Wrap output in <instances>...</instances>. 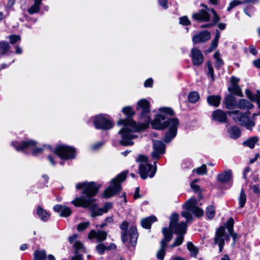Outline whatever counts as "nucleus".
Here are the masks:
<instances>
[{
  "label": "nucleus",
  "instance_id": "f257e3e1",
  "mask_svg": "<svg viewBox=\"0 0 260 260\" xmlns=\"http://www.w3.org/2000/svg\"><path fill=\"white\" fill-rule=\"evenodd\" d=\"M76 188L83 189L82 194L85 196L77 197L72 201V203L77 207L89 208L91 212V217L102 215L112 209V204L110 202L106 203L103 208H97V204L93 197L96 194L99 187L94 182L79 183L76 184Z\"/></svg>",
  "mask_w": 260,
  "mask_h": 260
},
{
  "label": "nucleus",
  "instance_id": "f03ea898",
  "mask_svg": "<svg viewBox=\"0 0 260 260\" xmlns=\"http://www.w3.org/2000/svg\"><path fill=\"white\" fill-rule=\"evenodd\" d=\"M122 112L127 116V118L125 119H120L117 121V124L122 126L118 132L121 137L120 144L123 146L132 145L134 144L132 140L138 137L137 133L142 129L140 123L137 124L131 118V117L134 114L131 107H124L122 109Z\"/></svg>",
  "mask_w": 260,
  "mask_h": 260
},
{
  "label": "nucleus",
  "instance_id": "7ed1b4c3",
  "mask_svg": "<svg viewBox=\"0 0 260 260\" xmlns=\"http://www.w3.org/2000/svg\"><path fill=\"white\" fill-rule=\"evenodd\" d=\"M159 111L160 114L156 115L152 121L151 125L153 128L158 129L169 127V131L164 138L165 142L169 143L175 138L177 134V128L179 124V120L176 118H172L162 122L166 119L165 114L173 115L174 111L172 109L168 107L160 108L159 109Z\"/></svg>",
  "mask_w": 260,
  "mask_h": 260
},
{
  "label": "nucleus",
  "instance_id": "20e7f679",
  "mask_svg": "<svg viewBox=\"0 0 260 260\" xmlns=\"http://www.w3.org/2000/svg\"><path fill=\"white\" fill-rule=\"evenodd\" d=\"M128 225V223L126 221H123L120 225V228L121 230V240L123 243H125L129 238V245L128 246L134 247L136 245L138 237L137 229L135 226H132L127 232V229Z\"/></svg>",
  "mask_w": 260,
  "mask_h": 260
},
{
  "label": "nucleus",
  "instance_id": "39448f33",
  "mask_svg": "<svg viewBox=\"0 0 260 260\" xmlns=\"http://www.w3.org/2000/svg\"><path fill=\"white\" fill-rule=\"evenodd\" d=\"M183 206L186 211L182 212L181 215L186 218L187 222L192 220L190 212L193 213L197 217H200L203 215L204 211L197 206V201L196 199H190L184 204Z\"/></svg>",
  "mask_w": 260,
  "mask_h": 260
},
{
  "label": "nucleus",
  "instance_id": "423d86ee",
  "mask_svg": "<svg viewBox=\"0 0 260 260\" xmlns=\"http://www.w3.org/2000/svg\"><path fill=\"white\" fill-rule=\"evenodd\" d=\"M228 114L236 122L245 126L249 130H251L255 125L254 122L249 118V111L242 113L239 110H233L228 112Z\"/></svg>",
  "mask_w": 260,
  "mask_h": 260
},
{
  "label": "nucleus",
  "instance_id": "0eeeda50",
  "mask_svg": "<svg viewBox=\"0 0 260 260\" xmlns=\"http://www.w3.org/2000/svg\"><path fill=\"white\" fill-rule=\"evenodd\" d=\"M148 158L143 155H139L137 161L141 162L139 166V173L140 177L143 179H146L148 176L152 178L156 171V166L153 167L152 166L147 162Z\"/></svg>",
  "mask_w": 260,
  "mask_h": 260
},
{
  "label": "nucleus",
  "instance_id": "6e6552de",
  "mask_svg": "<svg viewBox=\"0 0 260 260\" xmlns=\"http://www.w3.org/2000/svg\"><path fill=\"white\" fill-rule=\"evenodd\" d=\"M126 177V173L122 172L113 179L110 186L105 190L104 197L110 198L119 191L121 189L120 183L125 179Z\"/></svg>",
  "mask_w": 260,
  "mask_h": 260
},
{
  "label": "nucleus",
  "instance_id": "1a4fd4ad",
  "mask_svg": "<svg viewBox=\"0 0 260 260\" xmlns=\"http://www.w3.org/2000/svg\"><path fill=\"white\" fill-rule=\"evenodd\" d=\"M149 104V102L146 99L140 100L137 104V109L140 111L141 117L144 121L140 123L142 130L147 128L151 121V118L148 115L150 112Z\"/></svg>",
  "mask_w": 260,
  "mask_h": 260
},
{
  "label": "nucleus",
  "instance_id": "9d476101",
  "mask_svg": "<svg viewBox=\"0 0 260 260\" xmlns=\"http://www.w3.org/2000/svg\"><path fill=\"white\" fill-rule=\"evenodd\" d=\"M12 144L17 151H23L26 149L31 150L34 155H37L42 153L43 150V148L37 147L36 142L32 140L23 141L21 143L13 142L12 143Z\"/></svg>",
  "mask_w": 260,
  "mask_h": 260
},
{
  "label": "nucleus",
  "instance_id": "9b49d317",
  "mask_svg": "<svg viewBox=\"0 0 260 260\" xmlns=\"http://www.w3.org/2000/svg\"><path fill=\"white\" fill-rule=\"evenodd\" d=\"M162 234L164 238L161 241V246L160 249L156 254L157 258L160 260H163L165 255V249L168 243L171 240L173 237V234L171 232L168 230L166 228L162 229Z\"/></svg>",
  "mask_w": 260,
  "mask_h": 260
},
{
  "label": "nucleus",
  "instance_id": "f8f14e48",
  "mask_svg": "<svg viewBox=\"0 0 260 260\" xmlns=\"http://www.w3.org/2000/svg\"><path fill=\"white\" fill-rule=\"evenodd\" d=\"M54 152L60 158L68 159L75 157V150L73 148L66 145H59L57 147Z\"/></svg>",
  "mask_w": 260,
  "mask_h": 260
},
{
  "label": "nucleus",
  "instance_id": "ddd939ff",
  "mask_svg": "<svg viewBox=\"0 0 260 260\" xmlns=\"http://www.w3.org/2000/svg\"><path fill=\"white\" fill-rule=\"evenodd\" d=\"M78 237L77 234H74L69 237V241L71 244H74V247L75 249L76 255L73 256L72 260H83L82 255L79 254L80 252L84 251L82 244L76 240Z\"/></svg>",
  "mask_w": 260,
  "mask_h": 260
},
{
  "label": "nucleus",
  "instance_id": "4468645a",
  "mask_svg": "<svg viewBox=\"0 0 260 260\" xmlns=\"http://www.w3.org/2000/svg\"><path fill=\"white\" fill-rule=\"evenodd\" d=\"M93 123L96 128L108 129L113 127L111 121L102 115L94 117Z\"/></svg>",
  "mask_w": 260,
  "mask_h": 260
},
{
  "label": "nucleus",
  "instance_id": "2eb2a0df",
  "mask_svg": "<svg viewBox=\"0 0 260 260\" xmlns=\"http://www.w3.org/2000/svg\"><path fill=\"white\" fill-rule=\"evenodd\" d=\"M229 236L225 232V228L223 226L219 227L216 232L214 238V242L218 244L219 251L221 252L222 250L224 244V240H228Z\"/></svg>",
  "mask_w": 260,
  "mask_h": 260
},
{
  "label": "nucleus",
  "instance_id": "dca6fc26",
  "mask_svg": "<svg viewBox=\"0 0 260 260\" xmlns=\"http://www.w3.org/2000/svg\"><path fill=\"white\" fill-rule=\"evenodd\" d=\"M165 145L160 141L153 140V151L151 153L153 159H158L165 153Z\"/></svg>",
  "mask_w": 260,
  "mask_h": 260
},
{
  "label": "nucleus",
  "instance_id": "f3484780",
  "mask_svg": "<svg viewBox=\"0 0 260 260\" xmlns=\"http://www.w3.org/2000/svg\"><path fill=\"white\" fill-rule=\"evenodd\" d=\"M201 6L205 8V9L199 10L198 13L192 14V17L196 20L201 21H209L210 20V13L211 14V11H209L207 6L205 4H201Z\"/></svg>",
  "mask_w": 260,
  "mask_h": 260
},
{
  "label": "nucleus",
  "instance_id": "a211bd4d",
  "mask_svg": "<svg viewBox=\"0 0 260 260\" xmlns=\"http://www.w3.org/2000/svg\"><path fill=\"white\" fill-rule=\"evenodd\" d=\"M108 233L104 231L91 230L88 234V237L89 239H96L99 242H102L107 238Z\"/></svg>",
  "mask_w": 260,
  "mask_h": 260
},
{
  "label": "nucleus",
  "instance_id": "6ab92c4d",
  "mask_svg": "<svg viewBox=\"0 0 260 260\" xmlns=\"http://www.w3.org/2000/svg\"><path fill=\"white\" fill-rule=\"evenodd\" d=\"M210 38V32L207 30H204L193 36L192 37V42L194 44L205 42L209 40Z\"/></svg>",
  "mask_w": 260,
  "mask_h": 260
},
{
  "label": "nucleus",
  "instance_id": "aec40b11",
  "mask_svg": "<svg viewBox=\"0 0 260 260\" xmlns=\"http://www.w3.org/2000/svg\"><path fill=\"white\" fill-rule=\"evenodd\" d=\"M191 57L194 66H200L203 61V55L198 49L192 48L191 51Z\"/></svg>",
  "mask_w": 260,
  "mask_h": 260
},
{
  "label": "nucleus",
  "instance_id": "412c9836",
  "mask_svg": "<svg viewBox=\"0 0 260 260\" xmlns=\"http://www.w3.org/2000/svg\"><path fill=\"white\" fill-rule=\"evenodd\" d=\"M224 102L228 109H234L237 107L238 102L236 99L231 94H229L225 96Z\"/></svg>",
  "mask_w": 260,
  "mask_h": 260
},
{
  "label": "nucleus",
  "instance_id": "4be33fe9",
  "mask_svg": "<svg viewBox=\"0 0 260 260\" xmlns=\"http://www.w3.org/2000/svg\"><path fill=\"white\" fill-rule=\"evenodd\" d=\"M212 117L213 119L220 122H225L227 119L226 113L220 109L214 111L212 113Z\"/></svg>",
  "mask_w": 260,
  "mask_h": 260
},
{
  "label": "nucleus",
  "instance_id": "5701e85b",
  "mask_svg": "<svg viewBox=\"0 0 260 260\" xmlns=\"http://www.w3.org/2000/svg\"><path fill=\"white\" fill-rule=\"evenodd\" d=\"M54 210L57 212H60V216L62 217H68L71 214V211L69 208L60 205L54 206Z\"/></svg>",
  "mask_w": 260,
  "mask_h": 260
},
{
  "label": "nucleus",
  "instance_id": "b1692460",
  "mask_svg": "<svg viewBox=\"0 0 260 260\" xmlns=\"http://www.w3.org/2000/svg\"><path fill=\"white\" fill-rule=\"evenodd\" d=\"M245 94L246 96L251 101L255 102L260 109V91L257 90L255 94H253L250 90L248 89H246Z\"/></svg>",
  "mask_w": 260,
  "mask_h": 260
},
{
  "label": "nucleus",
  "instance_id": "393cba45",
  "mask_svg": "<svg viewBox=\"0 0 260 260\" xmlns=\"http://www.w3.org/2000/svg\"><path fill=\"white\" fill-rule=\"evenodd\" d=\"M254 106L250 102L245 99H240L237 103V108L241 110H249L253 108Z\"/></svg>",
  "mask_w": 260,
  "mask_h": 260
},
{
  "label": "nucleus",
  "instance_id": "a878e982",
  "mask_svg": "<svg viewBox=\"0 0 260 260\" xmlns=\"http://www.w3.org/2000/svg\"><path fill=\"white\" fill-rule=\"evenodd\" d=\"M221 96L218 95H212L207 97V100L208 103L212 106L217 107L219 106Z\"/></svg>",
  "mask_w": 260,
  "mask_h": 260
},
{
  "label": "nucleus",
  "instance_id": "bb28decb",
  "mask_svg": "<svg viewBox=\"0 0 260 260\" xmlns=\"http://www.w3.org/2000/svg\"><path fill=\"white\" fill-rule=\"evenodd\" d=\"M209 11H211V15H210V18H211L212 20L213 21V23H208L205 25H203L201 27V28H205V27H210L215 24L218 21H219L220 18L215 12V11L213 9H209Z\"/></svg>",
  "mask_w": 260,
  "mask_h": 260
},
{
  "label": "nucleus",
  "instance_id": "cd10ccee",
  "mask_svg": "<svg viewBox=\"0 0 260 260\" xmlns=\"http://www.w3.org/2000/svg\"><path fill=\"white\" fill-rule=\"evenodd\" d=\"M232 177L231 171H226L218 175L217 180L221 182H227L230 180Z\"/></svg>",
  "mask_w": 260,
  "mask_h": 260
},
{
  "label": "nucleus",
  "instance_id": "c85d7f7f",
  "mask_svg": "<svg viewBox=\"0 0 260 260\" xmlns=\"http://www.w3.org/2000/svg\"><path fill=\"white\" fill-rule=\"evenodd\" d=\"M187 225L184 222H180L179 224H176L174 226V232L178 235H183L186 232Z\"/></svg>",
  "mask_w": 260,
  "mask_h": 260
},
{
  "label": "nucleus",
  "instance_id": "c756f323",
  "mask_svg": "<svg viewBox=\"0 0 260 260\" xmlns=\"http://www.w3.org/2000/svg\"><path fill=\"white\" fill-rule=\"evenodd\" d=\"M37 213L39 218L43 221H47L50 218V214L41 207L37 208Z\"/></svg>",
  "mask_w": 260,
  "mask_h": 260
},
{
  "label": "nucleus",
  "instance_id": "7c9ffc66",
  "mask_svg": "<svg viewBox=\"0 0 260 260\" xmlns=\"http://www.w3.org/2000/svg\"><path fill=\"white\" fill-rule=\"evenodd\" d=\"M156 220V217L154 216H152L142 219L141 223L144 228L148 229L150 228L152 223Z\"/></svg>",
  "mask_w": 260,
  "mask_h": 260
},
{
  "label": "nucleus",
  "instance_id": "2f4dec72",
  "mask_svg": "<svg viewBox=\"0 0 260 260\" xmlns=\"http://www.w3.org/2000/svg\"><path fill=\"white\" fill-rule=\"evenodd\" d=\"M228 132L230 135V137L233 139H237L240 137L241 131L239 127L236 126H233L228 128Z\"/></svg>",
  "mask_w": 260,
  "mask_h": 260
},
{
  "label": "nucleus",
  "instance_id": "473e14b6",
  "mask_svg": "<svg viewBox=\"0 0 260 260\" xmlns=\"http://www.w3.org/2000/svg\"><path fill=\"white\" fill-rule=\"evenodd\" d=\"M233 225H234V219L232 218H230L226 223V228L228 231L233 238L234 240L235 241L237 238V234L235 233L233 231Z\"/></svg>",
  "mask_w": 260,
  "mask_h": 260
},
{
  "label": "nucleus",
  "instance_id": "72a5a7b5",
  "mask_svg": "<svg viewBox=\"0 0 260 260\" xmlns=\"http://www.w3.org/2000/svg\"><path fill=\"white\" fill-rule=\"evenodd\" d=\"M220 32H219V31L218 30H216V32L215 38L212 40L210 48L207 51V52H210L216 48V47H217V45H218V42L219 39L220 38Z\"/></svg>",
  "mask_w": 260,
  "mask_h": 260
},
{
  "label": "nucleus",
  "instance_id": "f704fd0d",
  "mask_svg": "<svg viewBox=\"0 0 260 260\" xmlns=\"http://www.w3.org/2000/svg\"><path fill=\"white\" fill-rule=\"evenodd\" d=\"M179 220V215L177 214H173L170 217V222L169 228H166L168 230L171 232L173 234L172 231L174 229V225L176 224L177 222Z\"/></svg>",
  "mask_w": 260,
  "mask_h": 260
},
{
  "label": "nucleus",
  "instance_id": "c9c22d12",
  "mask_svg": "<svg viewBox=\"0 0 260 260\" xmlns=\"http://www.w3.org/2000/svg\"><path fill=\"white\" fill-rule=\"evenodd\" d=\"M187 249L189 251L190 255L193 257H196L198 252L199 249L196 247L192 242H188L187 244Z\"/></svg>",
  "mask_w": 260,
  "mask_h": 260
},
{
  "label": "nucleus",
  "instance_id": "e433bc0d",
  "mask_svg": "<svg viewBox=\"0 0 260 260\" xmlns=\"http://www.w3.org/2000/svg\"><path fill=\"white\" fill-rule=\"evenodd\" d=\"M229 90L239 96H243V93L239 86L236 83L232 84V86L229 88Z\"/></svg>",
  "mask_w": 260,
  "mask_h": 260
},
{
  "label": "nucleus",
  "instance_id": "4c0bfd02",
  "mask_svg": "<svg viewBox=\"0 0 260 260\" xmlns=\"http://www.w3.org/2000/svg\"><path fill=\"white\" fill-rule=\"evenodd\" d=\"M46 258V252L45 250H36L34 252V260H45Z\"/></svg>",
  "mask_w": 260,
  "mask_h": 260
},
{
  "label": "nucleus",
  "instance_id": "58836bf2",
  "mask_svg": "<svg viewBox=\"0 0 260 260\" xmlns=\"http://www.w3.org/2000/svg\"><path fill=\"white\" fill-rule=\"evenodd\" d=\"M258 139L257 137H253L243 142V145L252 149L254 147L255 144Z\"/></svg>",
  "mask_w": 260,
  "mask_h": 260
},
{
  "label": "nucleus",
  "instance_id": "ea45409f",
  "mask_svg": "<svg viewBox=\"0 0 260 260\" xmlns=\"http://www.w3.org/2000/svg\"><path fill=\"white\" fill-rule=\"evenodd\" d=\"M215 208L213 206H209L207 207L206 215L208 219H211L213 218L215 216Z\"/></svg>",
  "mask_w": 260,
  "mask_h": 260
},
{
  "label": "nucleus",
  "instance_id": "a19ab883",
  "mask_svg": "<svg viewBox=\"0 0 260 260\" xmlns=\"http://www.w3.org/2000/svg\"><path fill=\"white\" fill-rule=\"evenodd\" d=\"M246 195L244 193V191L243 189H241L240 197L239 198V202L240 204V207L241 208H243L246 203Z\"/></svg>",
  "mask_w": 260,
  "mask_h": 260
},
{
  "label": "nucleus",
  "instance_id": "79ce46f5",
  "mask_svg": "<svg viewBox=\"0 0 260 260\" xmlns=\"http://www.w3.org/2000/svg\"><path fill=\"white\" fill-rule=\"evenodd\" d=\"M199 99V95L198 92L193 91L189 93L188 95V100L190 102L194 103Z\"/></svg>",
  "mask_w": 260,
  "mask_h": 260
},
{
  "label": "nucleus",
  "instance_id": "37998d69",
  "mask_svg": "<svg viewBox=\"0 0 260 260\" xmlns=\"http://www.w3.org/2000/svg\"><path fill=\"white\" fill-rule=\"evenodd\" d=\"M41 4L35 3L28 10V12L30 14H33L38 13L40 10Z\"/></svg>",
  "mask_w": 260,
  "mask_h": 260
},
{
  "label": "nucleus",
  "instance_id": "c03bdc74",
  "mask_svg": "<svg viewBox=\"0 0 260 260\" xmlns=\"http://www.w3.org/2000/svg\"><path fill=\"white\" fill-rule=\"evenodd\" d=\"M207 66L208 70L207 75L208 77H210L211 78V80L213 81L214 80V71L211 61H208Z\"/></svg>",
  "mask_w": 260,
  "mask_h": 260
},
{
  "label": "nucleus",
  "instance_id": "a18cd8bd",
  "mask_svg": "<svg viewBox=\"0 0 260 260\" xmlns=\"http://www.w3.org/2000/svg\"><path fill=\"white\" fill-rule=\"evenodd\" d=\"M199 175H205L207 173V167L205 165H203L201 167L193 170Z\"/></svg>",
  "mask_w": 260,
  "mask_h": 260
},
{
  "label": "nucleus",
  "instance_id": "49530a36",
  "mask_svg": "<svg viewBox=\"0 0 260 260\" xmlns=\"http://www.w3.org/2000/svg\"><path fill=\"white\" fill-rule=\"evenodd\" d=\"M183 241V236L182 235L179 236L175 240L174 243L171 245V248L179 246L182 244Z\"/></svg>",
  "mask_w": 260,
  "mask_h": 260
},
{
  "label": "nucleus",
  "instance_id": "de8ad7c7",
  "mask_svg": "<svg viewBox=\"0 0 260 260\" xmlns=\"http://www.w3.org/2000/svg\"><path fill=\"white\" fill-rule=\"evenodd\" d=\"M10 48L9 44L6 42H0V49L3 51V53L6 52Z\"/></svg>",
  "mask_w": 260,
  "mask_h": 260
},
{
  "label": "nucleus",
  "instance_id": "09e8293b",
  "mask_svg": "<svg viewBox=\"0 0 260 260\" xmlns=\"http://www.w3.org/2000/svg\"><path fill=\"white\" fill-rule=\"evenodd\" d=\"M250 189L257 197L260 196V188L258 185H252Z\"/></svg>",
  "mask_w": 260,
  "mask_h": 260
},
{
  "label": "nucleus",
  "instance_id": "8fccbe9b",
  "mask_svg": "<svg viewBox=\"0 0 260 260\" xmlns=\"http://www.w3.org/2000/svg\"><path fill=\"white\" fill-rule=\"evenodd\" d=\"M90 222L89 221L79 223L77 226L78 231L81 232L85 230L89 225Z\"/></svg>",
  "mask_w": 260,
  "mask_h": 260
},
{
  "label": "nucleus",
  "instance_id": "3c124183",
  "mask_svg": "<svg viewBox=\"0 0 260 260\" xmlns=\"http://www.w3.org/2000/svg\"><path fill=\"white\" fill-rule=\"evenodd\" d=\"M11 44H15L20 40V37L17 35H11L7 37Z\"/></svg>",
  "mask_w": 260,
  "mask_h": 260
},
{
  "label": "nucleus",
  "instance_id": "603ef678",
  "mask_svg": "<svg viewBox=\"0 0 260 260\" xmlns=\"http://www.w3.org/2000/svg\"><path fill=\"white\" fill-rule=\"evenodd\" d=\"M241 2L238 0H234L230 3L229 6L227 8V11L230 12L235 7L240 5Z\"/></svg>",
  "mask_w": 260,
  "mask_h": 260
},
{
  "label": "nucleus",
  "instance_id": "864d4df0",
  "mask_svg": "<svg viewBox=\"0 0 260 260\" xmlns=\"http://www.w3.org/2000/svg\"><path fill=\"white\" fill-rule=\"evenodd\" d=\"M96 249L100 254H103L106 250V247L103 243H100L96 245Z\"/></svg>",
  "mask_w": 260,
  "mask_h": 260
},
{
  "label": "nucleus",
  "instance_id": "5fc2aeb1",
  "mask_svg": "<svg viewBox=\"0 0 260 260\" xmlns=\"http://www.w3.org/2000/svg\"><path fill=\"white\" fill-rule=\"evenodd\" d=\"M190 23L189 20L187 18L186 16H183L180 18V23L184 25H187L189 24Z\"/></svg>",
  "mask_w": 260,
  "mask_h": 260
},
{
  "label": "nucleus",
  "instance_id": "6e6d98bb",
  "mask_svg": "<svg viewBox=\"0 0 260 260\" xmlns=\"http://www.w3.org/2000/svg\"><path fill=\"white\" fill-rule=\"evenodd\" d=\"M158 3L159 5L164 9H166L168 8L167 0H159Z\"/></svg>",
  "mask_w": 260,
  "mask_h": 260
},
{
  "label": "nucleus",
  "instance_id": "4d7b16f0",
  "mask_svg": "<svg viewBox=\"0 0 260 260\" xmlns=\"http://www.w3.org/2000/svg\"><path fill=\"white\" fill-rule=\"evenodd\" d=\"M223 64V61L221 58L216 59L215 67L216 68H219Z\"/></svg>",
  "mask_w": 260,
  "mask_h": 260
},
{
  "label": "nucleus",
  "instance_id": "13d9d810",
  "mask_svg": "<svg viewBox=\"0 0 260 260\" xmlns=\"http://www.w3.org/2000/svg\"><path fill=\"white\" fill-rule=\"evenodd\" d=\"M153 84V80L152 79H148L144 82V86L146 87H151Z\"/></svg>",
  "mask_w": 260,
  "mask_h": 260
},
{
  "label": "nucleus",
  "instance_id": "bf43d9fd",
  "mask_svg": "<svg viewBox=\"0 0 260 260\" xmlns=\"http://www.w3.org/2000/svg\"><path fill=\"white\" fill-rule=\"evenodd\" d=\"M141 197V196L140 194V188L137 187L135 190L134 198L135 199H137L140 198Z\"/></svg>",
  "mask_w": 260,
  "mask_h": 260
},
{
  "label": "nucleus",
  "instance_id": "052dcab7",
  "mask_svg": "<svg viewBox=\"0 0 260 260\" xmlns=\"http://www.w3.org/2000/svg\"><path fill=\"white\" fill-rule=\"evenodd\" d=\"M197 182V180H194L191 183V187L195 191H197L199 190V186L196 184H195L194 182Z\"/></svg>",
  "mask_w": 260,
  "mask_h": 260
},
{
  "label": "nucleus",
  "instance_id": "680f3d73",
  "mask_svg": "<svg viewBox=\"0 0 260 260\" xmlns=\"http://www.w3.org/2000/svg\"><path fill=\"white\" fill-rule=\"evenodd\" d=\"M102 145H103L102 142H98V143H96L94 144V145H93L91 146V148L93 150H96V149H98L99 148H100Z\"/></svg>",
  "mask_w": 260,
  "mask_h": 260
},
{
  "label": "nucleus",
  "instance_id": "e2e57ef3",
  "mask_svg": "<svg viewBox=\"0 0 260 260\" xmlns=\"http://www.w3.org/2000/svg\"><path fill=\"white\" fill-rule=\"evenodd\" d=\"M250 52L254 55L257 54V51L253 46H251L249 47Z\"/></svg>",
  "mask_w": 260,
  "mask_h": 260
},
{
  "label": "nucleus",
  "instance_id": "0e129e2a",
  "mask_svg": "<svg viewBox=\"0 0 260 260\" xmlns=\"http://www.w3.org/2000/svg\"><path fill=\"white\" fill-rule=\"evenodd\" d=\"M253 64L255 67L260 69V58L254 60Z\"/></svg>",
  "mask_w": 260,
  "mask_h": 260
},
{
  "label": "nucleus",
  "instance_id": "69168bd1",
  "mask_svg": "<svg viewBox=\"0 0 260 260\" xmlns=\"http://www.w3.org/2000/svg\"><path fill=\"white\" fill-rule=\"evenodd\" d=\"M105 221L107 222V224H110L113 222V219L112 217H108L105 219Z\"/></svg>",
  "mask_w": 260,
  "mask_h": 260
},
{
  "label": "nucleus",
  "instance_id": "338daca9",
  "mask_svg": "<svg viewBox=\"0 0 260 260\" xmlns=\"http://www.w3.org/2000/svg\"><path fill=\"white\" fill-rule=\"evenodd\" d=\"M116 247V246L114 243H111L108 247H106V249L107 250H111V249H114Z\"/></svg>",
  "mask_w": 260,
  "mask_h": 260
},
{
  "label": "nucleus",
  "instance_id": "774afa93",
  "mask_svg": "<svg viewBox=\"0 0 260 260\" xmlns=\"http://www.w3.org/2000/svg\"><path fill=\"white\" fill-rule=\"evenodd\" d=\"M22 49L21 47L19 46H16V53L18 54H20L22 53Z\"/></svg>",
  "mask_w": 260,
  "mask_h": 260
}]
</instances>
